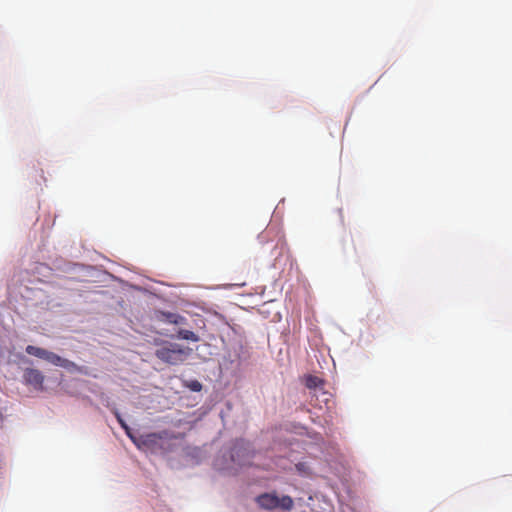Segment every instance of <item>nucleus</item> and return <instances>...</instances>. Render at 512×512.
I'll return each mask as SVG.
<instances>
[{
    "label": "nucleus",
    "instance_id": "obj_1",
    "mask_svg": "<svg viewBox=\"0 0 512 512\" xmlns=\"http://www.w3.org/2000/svg\"><path fill=\"white\" fill-rule=\"evenodd\" d=\"M190 349L177 343L163 342L161 347L155 351V356L170 365H178L185 361Z\"/></svg>",
    "mask_w": 512,
    "mask_h": 512
},
{
    "label": "nucleus",
    "instance_id": "obj_2",
    "mask_svg": "<svg viewBox=\"0 0 512 512\" xmlns=\"http://www.w3.org/2000/svg\"><path fill=\"white\" fill-rule=\"evenodd\" d=\"M25 351L27 354L38 357L40 359H44L47 362H49L55 366L65 368L69 371L82 372V368L79 367L74 362H72L68 359L62 358L61 356L57 355L56 353L48 351L44 348L36 347L33 345H28L26 347Z\"/></svg>",
    "mask_w": 512,
    "mask_h": 512
},
{
    "label": "nucleus",
    "instance_id": "obj_3",
    "mask_svg": "<svg viewBox=\"0 0 512 512\" xmlns=\"http://www.w3.org/2000/svg\"><path fill=\"white\" fill-rule=\"evenodd\" d=\"M25 351L27 354L38 357L40 359H44L47 362H49L55 366L65 368L69 371L82 372V368L79 367L74 362H72L68 359L62 358L61 356L57 355L56 353L48 351L44 348L36 347L33 345H28L26 347Z\"/></svg>",
    "mask_w": 512,
    "mask_h": 512
},
{
    "label": "nucleus",
    "instance_id": "obj_4",
    "mask_svg": "<svg viewBox=\"0 0 512 512\" xmlns=\"http://www.w3.org/2000/svg\"><path fill=\"white\" fill-rule=\"evenodd\" d=\"M257 504L265 510H273L281 508L286 511L292 510L294 506L293 499L288 496L279 498L275 493H263L256 498Z\"/></svg>",
    "mask_w": 512,
    "mask_h": 512
},
{
    "label": "nucleus",
    "instance_id": "obj_5",
    "mask_svg": "<svg viewBox=\"0 0 512 512\" xmlns=\"http://www.w3.org/2000/svg\"><path fill=\"white\" fill-rule=\"evenodd\" d=\"M23 382L28 386H32L35 390H43L44 375L35 368H26L23 372Z\"/></svg>",
    "mask_w": 512,
    "mask_h": 512
},
{
    "label": "nucleus",
    "instance_id": "obj_6",
    "mask_svg": "<svg viewBox=\"0 0 512 512\" xmlns=\"http://www.w3.org/2000/svg\"><path fill=\"white\" fill-rule=\"evenodd\" d=\"M161 438V435L158 433H149L141 435L140 437L133 435L131 440L139 449H153L158 445Z\"/></svg>",
    "mask_w": 512,
    "mask_h": 512
},
{
    "label": "nucleus",
    "instance_id": "obj_7",
    "mask_svg": "<svg viewBox=\"0 0 512 512\" xmlns=\"http://www.w3.org/2000/svg\"><path fill=\"white\" fill-rule=\"evenodd\" d=\"M159 319L161 321H165L167 323L176 324V325L186 323V318L184 316H181L180 314L172 313V312H160Z\"/></svg>",
    "mask_w": 512,
    "mask_h": 512
},
{
    "label": "nucleus",
    "instance_id": "obj_8",
    "mask_svg": "<svg viewBox=\"0 0 512 512\" xmlns=\"http://www.w3.org/2000/svg\"><path fill=\"white\" fill-rule=\"evenodd\" d=\"M177 338L192 341V342H198L200 340L199 336L196 333H194L193 331H190V330H185V329H180L177 332Z\"/></svg>",
    "mask_w": 512,
    "mask_h": 512
},
{
    "label": "nucleus",
    "instance_id": "obj_9",
    "mask_svg": "<svg viewBox=\"0 0 512 512\" xmlns=\"http://www.w3.org/2000/svg\"><path fill=\"white\" fill-rule=\"evenodd\" d=\"M113 413H114L118 423L120 424V426L125 430L126 435L131 439L133 437L132 431H131L130 427L127 425V423L124 421V419L122 418L119 411L117 409H114Z\"/></svg>",
    "mask_w": 512,
    "mask_h": 512
},
{
    "label": "nucleus",
    "instance_id": "obj_10",
    "mask_svg": "<svg viewBox=\"0 0 512 512\" xmlns=\"http://www.w3.org/2000/svg\"><path fill=\"white\" fill-rule=\"evenodd\" d=\"M322 380L319 378V377H316V376H308L306 378V386L309 388V389H312V388H317L318 386H320L322 384Z\"/></svg>",
    "mask_w": 512,
    "mask_h": 512
},
{
    "label": "nucleus",
    "instance_id": "obj_11",
    "mask_svg": "<svg viewBox=\"0 0 512 512\" xmlns=\"http://www.w3.org/2000/svg\"><path fill=\"white\" fill-rule=\"evenodd\" d=\"M295 467L300 474L305 475V476L310 475V470H309V467L306 465V463L300 462V463L296 464Z\"/></svg>",
    "mask_w": 512,
    "mask_h": 512
},
{
    "label": "nucleus",
    "instance_id": "obj_12",
    "mask_svg": "<svg viewBox=\"0 0 512 512\" xmlns=\"http://www.w3.org/2000/svg\"><path fill=\"white\" fill-rule=\"evenodd\" d=\"M200 388H201V385L198 382L193 386V389L196 391H198Z\"/></svg>",
    "mask_w": 512,
    "mask_h": 512
}]
</instances>
